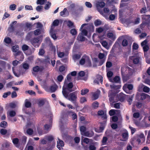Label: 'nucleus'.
I'll list each match as a JSON object with an SVG mask.
<instances>
[{"label":"nucleus","instance_id":"1","mask_svg":"<svg viewBox=\"0 0 150 150\" xmlns=\"http://www.w3.org/2000/svg\"><path fill=\"white\" fill-rule=\"evenodd\" d=\"M150 15H143L142 16V20L143 21L140 26L142 27L144 25H148L150 22Z\"/></svg>","mask_w":150,"mask_h":150},{"label":"nucleus","instance_id":"2","mask_svg":"<svg viewBox=\"0 0 150 150\" xmlns=\"http://www.w3.org/2000/svg\"><path fill=\"white\" fill-rule=\"evenodd\" d=\"M133 88V86L132 84H125L123 87V89L126 93L128 94H131L132 92V90Z\"/></svg>","mask_w":150,"mask_h":150},{"label":"nucleus","instance_id":"3","mask_svg":"<svg viewBox=\"0 0 150 150\" xmlns=\"http://www.w3.org/2000/svg\"><path fill=\"white\" fill-rule=\"evenodd\" d=\"M111 90L109 91H112V93L117 94L119 92L120 90L119 89L121 87V85L119 84L117 85L115 84H113L110 85Z\"/></svg>","mask_w":150,"mask_h":150},{"label":"nucleus","instance_id":"4","mask_svg":"<svg viewBox=\"0 0 150 150\" xmlns=\"http://www.w3.org/2000/svg\"><path fill=\"white\" fill-rule=\"evenodd\" d=\"M74 113L71 111H62L61 114V118L63 120H67L68 117V115L71 113Z\"/></svg>","mask_w":150,"mask_h":150},{"label":"nucleus","instance_id":"5","mask_svg":"<svg viewBox=\"0 0 150 150\" xmlns=\"http://www.w3.org/2000/svg\"><path fill=\"white\" fill-rule=\"evenodd\" d=\"M16 59L20 61H22L24 59V56L23 52L18 51L14 54Z\"/></svg>","mask_w":150,"mask_h":150},{"label":"nucleus","instance_id":"6","mask_svg":"<svg viewBox=\"0 0 150 150\" xmlns=\"http://www.w3.org/2000/svg\"><path fill=\"white\" fill-rule=\"evenodd\" d=\"M83 57L84 56H83L80 60L79 61L80 64L83 65L86 62L87 63L91 65V61L89 57L87 56H85V58H83Z\"/></svg>","mask_w":150,"mask_h":150},{"label":"nucleus","instance_id":"7","mask_svg":"<svg viewBox=\"0 0 150 150\" xmlns=\"http://www.w3.org/2000/svg\"><path fill=\"white\" fill-rule=\"evenodd\" d=\"M76 95L77 93L76 92H74L70 93L68 99L72 102L76 101L77 98Z\"/></svg>","mask_w":150,"mask_h":150},{"label":"nucleus","instance_id":"8","mask_svg":"<svg viewBox=\"0 0 150 150\" xmlns=\"http://www.w3.org/2000/svg\"><path fill=\"white\" fill-rule=\"evenodd\" d=\"M63 86H64L65 88H66L67 90H68L69 92H71L73 91L72 88L74 86V85L72 82H69L67 84L64 83Z\"/></svg>","mask_w":150,"mask_h":150},{"label":"nucleus","instance_id":"9","mask_svg":"<svg viewBox=\"0 0 150 150\" xmlns=\"http://www.w3.org/2000/svg\"><path fill=\"white\" fill-rule=\"evenodd\" d=\"M96 78L94 81V82L97 84H99V82L102 83L103 81V77L100 75L98 74L96 75Z\"/></svg>","mask_w":150,"mask_h":150},{"label":"nucleus","instance_id":"10","mask_svg":"<svg viewBox=\"0 0 150 150\" xmlns=\"http://www.w3.org/2000/svg\"><path fill=\"white\" fill-rule=\"evenodd\" d=\"M112 91H109L108 93V96L109 97V100L110 102H114V96H115L116 94L112 93Z\"/></svg>","mask_w":150,"mask_h":150},{"label":"nucleus","instance_id":"11","mask_svg":"<svg viewBox=\"0 0 150 150\" xmlns=\"http://www.w3.org/2000/svg\"><path fill=\"white\" fill-rule=\"evenodd\" d=\"M64 145V143L63 141L59 139V142H57V147L59 149V150H63V148H62Z\"/></svg>","mask_w":150,"mask_h":150},{"label":"nucleus","instance_id":"12","mask_svg":"<svg viewBox=\"0 0 150 150\" xmlns=\"http://www.w3.org/2000/svg\"><path fill=\"white\" fill-rule=\"evenodd\" d=\"M44 70L43 67H40L38 66H36L34 67L33 68V71L35 72H38L39 71L40 72H42Z\"/></svg>","mask_w":150,"mask_h":150},{"label":"nucleus","instance_id":"13","mask_svg":"<svg viewBox=\"0 0 150 150\" xmlns=\"http://www.w3.org/2000/svg\"><path fill=\"white\" fill-rule=\"evenodd\" d=\"M16 21H13L12 23L10 25L9 27L8 28V30L10 32H13L15 30V28L14 25L17 23Z\"/></svg>","mask_w":150,"mask_h":150},{"label":"nucleus","instance_id":"14","mask_svg":"<svg viewBox=\"0 0 150 150\" xmlns=\"http://www.w3.org/2000/svg\"><path fill=\"white\" fill-rule=\"evenodd\" d=\"M126 96V95L125 94L122 93H120L119 94V95L118 96V98L120 101L123 102L125 100Z\"/></svg>","mask_w":150,"mask_h":150},{"label":"nucleus","instance_id":"15","mask_svg":"<svg viewBox=\"0 0 150 150\" xmlns=\"http://www.w3.org/2000/svg\"><path fill=\"white\" fill-rule=\"evenodd\" d=\"M122 136L123 139L122 141H126L127 140L128 137V132H125L122 133Z\"/></svg>","mask_w":150,"mask_h":150},{"label":"nucleus","instance_id":"16","mask_svg":"<svg viewBox=\"0 0 150 150\" xmlns=\"http://www.w3.org/2000/svg\"><path fill=\"white\" fill-rule=\"evenodd\" d=\"M83 135L85 136L90 137L93 136L94 135V132L93 131H87L85 132Z\"/></svg>","mask_w":150,"mask_h":150},{"label":"nucleus","instance_id":"17","mask_svg":"<svg viewBox=\"0 0 150 150\" xmlns=\"http://www.w3.org/2000/svg\"><path fill=\"white\" fill-rule=\"evenodd\" d=\"M110 81L112 82L120 83V78L119 76H117L114 77L113 79L110 80Z\"/></svg>","mask_w":150,"mask_h":150},{"label":"nucleus","instance_id":"18","mask_svg":"<svg viewBox=\"0 0 150 150\" xmlns=\"http://www.w3.org/2000/svg\"><path fill=\"white\" fill-rule=\"evenodd\" d=\"M66 90H67L66 88H65L64 86H63L62 87V93L64 96L65 98H67L68 97L69 93L67 92Z\"/></svg>","mask_w":150,"mask_h":150},{"label":"nucleus","instance_id":"19","mask_svg":"<svg viewBox=\"0 0 150 150\" xmlns=\"http://www.w3.org/2000/svg\"><path fill=\"white\" fill-rule=\"evenodd\" d=\"M50 59L48 57H47L45 59H42V62L43 63L45 64H50Z\"/></svg>","mask_w":150,"mask_h":150},{"label":"nucleus","instance_id":"20","mask_svg":"<svg viewBox=\"0 0 150 150\" xmlns=\"http://www.w3.org/2000/svg\"><path fill=\"white\" fill-rule=\"evenodd\" d=\"M77 39L79 41L83 42L85 41V38L82 34H79L77 38Z\"/></svg>","mask_w":150,"mask_h":150},{"label":"nucleus","instance_id":"21","mask_svg":"<svg viewBox=\"0 0 150 150\" xmlns=\"http://www.w3.org/2000/svg\"><path fill=\"white\" fill-rule=\"evenodd\" d=\"M134 97V95L133 94L132 95L130 96H127V100L128 102H129V105L131 104V103L133 100V99Z\"/></svg>","mask_w":150,"mask_h":150},{"label":"nucleus","instance_id":"22","mask_svg":"<svg viewBox=\"0 0 150 150\" xmlns=\"http://www.w3.org/2000/svg\"><path fill=\"white\" fill-rule=\"evenodd\" d=\"M30 41L32 45H34L35 43H38L39 42V39L38 38H35L31 39Z\"/></svg>","mask_w":150,"mask_h":150},{"label":"nucleus","instance_id":"23","mask_svg":"<svg viewBox=\"0 0 150 150\" xmlns=\"http://www.w3.org/2000/svg\"><path fill=\"white\" fill-rule=\"evenodd\" d=\"M31 103L28 101V100L26 99L25 100V106L26 108H29L31 107Z\"/></svg>","mask_w":150,"mask_h":150},{"label":"nucleus","instance_id":"24","mask_svg":"<svg viewBox=\"0 0 150 150\" xmlns=\"http://www.w3.org/2000/svg\"><path fill=\"white\" fill-rule=\"evenodd\" d=\"M33 34V31H30L28 33L26 36V39L27 40H31V38H32V36Z\"/></svg>","mask_w":150,"mask_h":150},{"label":"nucleus","instance_id":"25","mask_svg":"<svg viewBox=\"0 0 150 150\" xmlns=\"http://www.w3.org/2000/svg\"><path fill=\"white\" fill-rule=\"evenodd\" d=\"M50 33L51 37L54 40H55L57 39V37L56 36V34L54 33L53 29H52V28L51 30L50 31Z\"/></svg>","mask_w":150,"mask_h":150},{"label":"nucleus","instance_id":"26","mask_svg":"<svg viewBox=\"0 0 150 150\" xmlns=\"http://www.w3.org/2000/svg\"><path fill=\"white\" fill-rule=\"evenodd\" d=\"M107 37L111 39L112 40H115V37L114 36L113 34L111 32L108 33L107 34Z\"/></svg>","mask_w":150,"mask_h":150},{"label":"nucleus","instance_id":"27","mask_svg":"<svg viewBox=\"0 0 150 150\" xmlns=\"http://www.w3.org/2000/svg\"><path fill=\"white\" fill-rule=\"evenodd\" d=\"M99 104V103L96 101L92 103V106L93 108L96 109L98 107Z\"/></svg>","mask_w":150,"mask_h":150},{"label":"nucleus","instance_id":"28","mask_svg":"<svg viewBox=\"0 0 150 150\" xmlns=\"http://www.w3.org/2000/svg\"><path fill=\"white\" fill-rule=\"evenodd\" d=\"M81 55L78 54H74L72 56V58L74 60H76L79 59L81 57Z\"/></svg>","mask_w":150,"mask_h":150},{"label":"nucleus","instance_id":"29","mask_svg":"<svg viewBox=\"0 0 150 150\" xmlns=\"http://www.w3.org/2000/svg\"><path fill=\"white\" fill-rule=\"evenodd\" d=\"M8 125L7 122L5 121H2L0 123V127L3 128H6Z\"/></svg>","mask_w":150,"mask_h":150},{"label":"nucleus","instance_id":"30","mask_svg":"<svg viewBox=\"0 0 150 150\" xmlns=\"http://www.w3.org/2000/svg\"><path fill=\"white\" fill-rule=\"evenodd\" d=\"M46 139L48 142H51L54 139V138L52 135H50L47 136Z\"/></svg>","mask_w":150,"mask_h":150},{"label":"nucleus","instance_id":"31","mask_svg":"<svg viewBox=\"0 0 150 150\" xmlns=\"http://www.w3.org/2000/svg\"><path fill=\"white\" fill-rule=\"evenodd\" d=\"M33 34L35 35H40L41 33V30L40 29H37L33 31Z\"/></svg>","mask_w":150,"mask_h":150},{"label":"nucleus","instance_id":"32","mask_svg":"<svg viewBox=\"0 0 150 150\" xmlns=\"http://www.w3.org/2000/svg\"><path fill=\"white\" fill-rule=\"evenodd\" d=\"M105 5V3L103 1L98 2L97 4V7H100L101 8H103Z\"/></svg>","mask_w":150,"mask_h":150},{"label":"nucleus","instance_id":"33","mask_svg":"<svg viewBox=\"0 0 150 150\" xmlns=\"http://www.w3.org/2000/svg\"><path fill=\"white\" fill-rule=\"evenodd\" d=\"M116 111H120L119 110H115L112 109L109 111V114L110 115V116L114 115L116 113H115Z\"/></svg>","mask_w":150,"mask_h":150},{"label":"nucleus","instance_id":"34","mask_svg":"<svg viewBox=\"0 0 150 150\" xmlns=\"http://www.w3.org/2000/svg\"><path fill=\"white\" fill-rule=\"evenodd\" d=\"M149 96L146 94L144 93H141V100H143L145 99L146 98H148Z\"/></svg>","mask_w":150,"mask_h":150},{"label":"nucleus","instance_id":"35","mask_svg":"<svg viewBox=\"0 0 150 150\" xmlns=\"http://www.w3.org/2000/svg\"><path fill=\"white\" fill-rule=\"evenodd\" d=\"M36 25V28L40 29L41 30L43 27L42 25L40 22H38L36 23H34V25Z\"/></svg>","mask_w":150,"mask_h":150},{"label":"nucleus","instance_id":"36","mask_svg":"<svg viewBox=\"0 0 150 150\" xmlns=\"http://www.w3.org/2000/svg\"><path fill=\"white\" fill-rule=\"evenodd\" d=\"M59 20L56 19L53 21L52 25L54 26H57L59 25Z\"/></svg>","mask_w":150,"mask_h":150},{"label":"nucleus","instance_id":"37","mask_svg":"<svg viewBox=\"0 0 150 150\" xmlns=\"http://www.w3.org/2000/svg\"><path fill=\"white\" fill-rule=\"evenodd\" d=\"M47 0H37V4H38L42 5L46 2Z\"/></svg>","mask_w":150,"mask_h":150},{"label":"nucleus","instance_id":"38","mask_svg":"<svg viewBox=\"0 0 150 150\" xmlns=\"http://www.w3.org/2000/svg\"><path fill=\"white\" fill-rule=\"evenodd\" d=\"M89 91V90L87 88H86L84 89H82L81 90V94L82 95H84L86 94L87 93H88Z\"/></svg>","mask_w":150,"mask_h":150},{"label":"nucleus","instance_id":"39","mask_svg":"<svg viewBox=\"0 0 150 150\" xmlns=\"http://www.w3.org/2000/svg\"><path fill=\"white\" fill-rule=\"evenodd\" d=\"M4 42L6 44H10L11 42V39L9 37H6L5 38Z\"/></svg>","mask_w":150,"mask_h":150},{"label":"nucleus","instance_id":"40","mask_svg":"<svg viewBox=\"0 0 150 150\" xmlns=\"http://www.w3.org/2000/svg\"><path fill=\"white\" fill-rule=\"evenodd\" d=\"M26 132L29 135H31L33 133V130L32 129L28 128Z\"/></svg>","mask_w":150,"mask_h":150},{"label":"nucleus","instance_id":"41","mask_svg":"<svg viewBox=\"0 0 150 150\" xmlns=\"http://www.w3.org/2000/svg\"><path fill=\"white\" fill-rule=\"evenodd\" d=\"M86 129L85 127L83 126H82L80 127V131L81 132V133H83V134L85 133V132H86Z\"/></svg>","mask_w":150,"mask_h":150},{"label":"nucleus","instance_id":"42","mask_svg":"<svg viewBox=\"0 0 150 150\" xmlns=\"http://www.w3.org/2000/svg\"><path fill=\"white\" fill-rule=\"evenodd\" d=\"M29 48V46L25 44L23 45L22 47V50L23 51L28 50Z\"/></svg>","mask_w":150,"mask_h":150},{"label":"nucleus","instance_id":"43","mask_svg":"<svg viewBox=\"0 0 150 150\" xmlns=\"http://www.w3.org/2000/svg\"><path fill=\"white\" fill-rule=\"evenodd\" d=\"M67 25L69 28L74 27V23L70 21H69L67 22Z\"/></svg>","mask_w":150,"mask_h":150},{"label":"nucleus","instance_id":"44","mask_svg":"<svg viewBox=\"0 0 150 150\" xmlns=\"http://www.w3.org/2000/svg\"><path fill=\"white\" fill-rule=\"evenodd\" d=\"M101 23V21L98 19L96 20L94 22V24L96 26L100 25Z\"/></svg>","mask_w":150,"mask_h":150},{"label":"nucleus","instance_id":"45","mask_svg":"<svg viewBox=\"0 0 150 150\" xmlns=\"http://www.w3.org/2000/svg\"><path fill=\"white\" fill-rule=\"evenodd\" d=\"M9 114L11 117H14L16 115V112L14 110H11L9 112Z\"/></svg>","mask_w":150,"mask_h":150},{"label":"nucleus","instance_id":"46","mask_svg":"<svg viewBox=\"0 0 150 150\" xmlns=\"http://www.w3.org/2000/svg\"><path fill=\"white\" fill-rule=\"evenodd\" d=\"M70 33L72 35H75L77 34V32L76 29L73 28L71 30Z\"/></svg>","mask_w":150,"mask_h":150},{"label":"nucleus","instance_id":"47","mask_svg":"<svg viewBox=\"0 0 150 150\" xmlns=\"http://www.w3.org/2000/svg\"><path fill=\"white\" fill-rule=\"evenodd\" d=\"M51 5V2L48 1L47 3L46 4L45 6L44 7V8L45 10H48L50 7Z\"/></svg>","mask_w":150,"mask_h":150},{"label":"nucleus","instance_id":"48","mask_svg":"<svg viewBox=\"0 0 150 150\" xmlns=\"http://www.w3.org/2000/svg\"><path fill=\"white\" fill-rule=\"evenodd\" d=\"M128 41L125 39L123 40L122 42V45L123 47L126 46L128 45Z\"/></svg>","mask_w":150,"mask_h":150},{"label":"nucleus","instance_id":"49","mask_svg":"<svg viewBox=\"0 0 150 150\" xmlns=\"http://www.w3.org/2000/svg\"><path fill=\"white\" fill-rule=\"evenodd\" d=\"M141 93H137L136 96V98L137 100L140 101L141 100Z\"/></svg>","mask_w":150,"mask_h":150},{"label":"nucleus","instance_id":"50","mask_svg":"<svg viewBox=\"0 0 150 150\" xmlns=\"http://www.w3.org/2000/svg\"><path fill=\"white\" fill-rule=\"evenodd\" d=\"M57 85L56 86H50V89L52 92H54L57 89Z\"/></svg>","mask_w":150,"mask_h":150},{"label":"nucleus","instance_id":"51","mask_svg":"<svg viewBox=\"0 0 150 150\" xmlns=\"http://www.w3.org/2000/svg\"><path fill=\"white\" fill-rule=\"evenodd\" d=\"M45 103V101L44 99L40 100L38 102V105L39 107L42 106L44 105Z\"/></svg>","mask_w":150,"mask_h":150},{"label":"nucleus","instance_id":"52","mask_svg":"<svg viewBox=\"0 0 150 150\" xmlns=\"http://www.w3.org/2000/svg\"><path fill=\"white\" fill-rule=\"evenodd\" d=\"M108 139V138L106 137H103L102 140V144L103 145L106 144V142Z\"/></svg>","mask_w":150,"mask_h":150},{"label":"nucleus","instance_id":"53","mask_svg":"<svg viewBox=\"0 0 150 150\" xmlns=\"http://www.w3.org/2000/svg\"><path fill=\"white\" fill-rule=\"evenodd\" d=\"M0 133L2 135H5L7 132V131L6 129H1L0 130Z\"/></svg>","mask_w":150,"mask_h":150},{"label":"nucleus","instance_id":"54","mask_svg":"<svg viewBox=\"0 0 150 150\" xmlns=\"http://www.w3.org/2000/svg\"><path fill=\"white\" fill-rule=\"evenodd\" d=\"M12 51L13 52H17V51L19 49V47L18 45L13 46L12 47Z\"/></svg>","mask_w":150,"mask_h":150},{"label":"nucleus","instance_id":"55","mask_svg":"<svg viewBox=\"0 0 150 150\" xmlns=\"http://www.w3.org/2000/svg\"><path fill=\"white\" fill-rule=\"evenodd\" d=\"M139 58L138 57H137L133 59V63L135 64H137L139 63Z\"/></svg>","mask_w":150,"mask_h":150},{"label":"nucleus","instance_id":"56","mask_svg":"<svg viewBox=\"0 0 150 150\" xmlns=\"http://www.w3.org/2000/svg\"><path fill=\"white\" fill-rule=\"evenodd\" d=\"M16 5L15 4H13L10 6V9L11 10H14L16 9Z\"/></svg>","mask_w":150,"mask_h":150},{"label":"nucleus","instance_id":"57","mask_svg":"<svg viewBox=\"0 0 150 150\" xmlns=\"http://www.w3.org/2000/svg\"><path fill=\"white\" fill-rule=\"evenodd\" d=\"M11 94V92L10 91H8V92L5 93H4L2 97L4 98H7L8 96L9 95Z\"/></svg>","mask_w":150,"mask_h":150},{"label":"nucleus","instance_id":"58","mask_svg":"<svg viewBox=\"0 0 150 150\" xmlns=\"http://www.w3.org/2000/svg\"><path fill=\"white\" fill-rule=\"evenodd\" d=\"M13 143L15 145L17 144L19 142V140L18 138H14L12 141Z\"/></svg>","mask_w":150,"mask_h":150},{"label":"nucleus","instance_id":"59","mask_svg":"<svg viewBox=\"0 0 150 150\" xmlns=\"http://www.w3.org/2000/svg\"><path fill=\"white\" fill-rule=\"evenodd\" d=\"M89 150H96V148L94 145H90L88 147Z\"/></svg>","mask_w":150,"mask_h":150},{"label":"nucleus","instance_id":"60","mask_svg":"<svg viewBox=\"0 0 150 150\" xmlns=\"http://www.w3.org/2000/svg\"><path fill=\"white\" fill-rule=\"evenodd\" d=\"M93 99V100H96L97 99L98 97V94L96 93H93L92 95Z\"/></svg>","mask_w":150,"mask_h":150},{"label":"nucleus","instance_id":"61","mask_svg":"<svg viewBox=\"0 0 150 150\" xmlns=\"http://www.w3.org/2000/svg\"><path fill=\"white\" fill-rule=\"evenodd\" d=\"M137 137L140 139H142L143 140H145V137L143 133H142L139 135H138Z\"/></svg>","mask_w":150,"mask_h":150},{"label":"nucleus","instance_id":"62","mask_svg":"<svg viewBox=\"0 0 150 150\" xmlns=\"http://www.w3.org/2000/svg\"><path fill=\"white\" fill-rule=\"evenodd\" d=\"M23 67L25 69H28L29 67V65L27 63H24L23 64Z\"/></svg>","mask_w":150,"mask_h":150},{"label":"nucleus","instance_id":"63","mask_svg":"<svg viewBox=\"0 0 150 150\" xmlns=\"http://www.w3.org/2000/svg\"><path fill=\"white\" fill-rule=\"evenodd\" d=\"M140 116V114L139 112H137L134 113L133 115V117L135 118H138Z\"/></svg>","mask_w":150,"mask_h":150},{"label":"nucleus","instance_id":"64","mask_svg":"<svg viewBox=\"0 0 150 150\" xmlns=\"http://www.w3.org/2000/svg\"><path fill=\"white\" fill-rule=\"evenodd\" d=\"M105 112L104 111L102 110H100L98 111V116H102L104 115Z\"/></svg>","mask_w":150,"mask_h":150}]
</instances>
